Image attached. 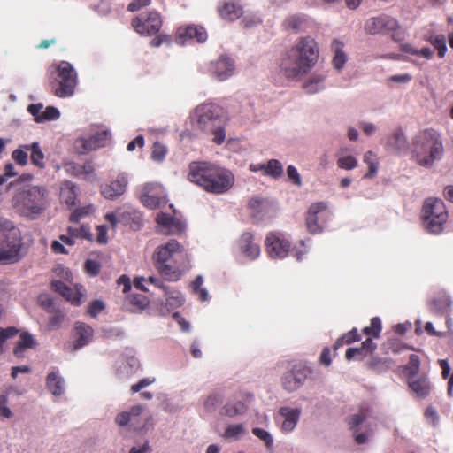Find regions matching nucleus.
I'll return each instance as SVG.
<instances>
[{
  "mask_svg": "<svg viewBox=\"0 0 453 453\" xmlns=\"http://www.w3.org/2000/svg\"><path fill=\"white\" fill-rule=\"evenodd\" d=\"M317 42L311 36L298 39L296 44L282 56L280 68L288 79H298L306 75L319 59Z\"/></svg>",
  "mask_w": 453,
  "mask_h": 453,
  "instance_id": "nucleus-1",
  "label": "nucleus"
},
{
  "mask_svg": "<svg viewBox=\"0 0 453 453\" xmlns=\"http://www.w3.org/2000/svg\"><path fill=\"white\" fill-rule=\"evenodd\" d=\"M12 204L22 216L35 218L48 208V191L44 187L25 185L15 191Z\"/></svg>",
  "mask_w": 453,
  "mask_h": 453,
  "instance_id": "nucleus-2",
  "label": "nucleus"
},
{
  "mask_svg": "<svg viewBox=\"0 0 453 453\" xmlns=\"http://www.w3.org/2000/svg\"><path fill=\"white\" fill-rule=\"evenodd\" d=\"M195 116L196 126L201 131L213 134L215 143L224 142L226 115L221 106L214 103L202 104L196 108Z\"/></svg>",
  "mask_w": 453,
  "mask_h": 453,
  "instance_id": "nucleus-3",
  "label": "nucleus"
},
{
  "mask_svg": "<svg viewBox=\"0 0 453 453\" xmlns=\"http://www.w3.org/2000/svg\"><path fill=\"white\" fill-rule=\"evenodd\" d=\"M443 144L440 134L434 129L419 132L413 139L411 152L416 162L422 166H431L443 156Z\"/></svg>",
  "mask_w": 453,
  "mask_h": 453,
  "instance_id": "nucleus-4",
  "label": "nucleus"
},
{
  "mask_svg": "<svg viewBox=\"0 0 453 453\" xmlns=\"http://www.w3.org/2000/svg\"><path fill=\"white\" fill-rule=\"evenodd\" d=\"M184 252V247L178 241L169 240L155 250L152 255L155 268L165 280L170 281L178 280L181 276V272L175 265L172 264V258L174 254Z\"/></svg>",
  "mask_w": 453,
  "mask_h": 453,
  "instance_id": "nucleus-5",
  "label": "nucleus"
},
{
  "mask_svg": "<svg viewBox=\"0 0 453 453\" xmlns=\"http://www.w3.org/2000/svg\"><path fill=\"white\" fill-rule=\"evenodd\" d=\"M50 83L56 96L70 97L77 87L78 73L69 62L60 61L58 65L50 66Z\"/></svg>",
  "mask_w": 453,
  "mask_h": 453,
  "instance_id": "nucleus-6",
  "label": "nucleus"
},
{
  "mask_svg": "<svg viewBox=\"0 0 453 453\" xmlns=\"http://www.w3.org/2000/svg\"><path fill=\"white\" fill-rule=\"evenodd\" d=\"M422 214L426 227L430 233L439 234L442 231L448 219V212L442 200L427 198L424 203Z\"/></svg>",
  "mask_w": 453,
  "mask_h": 453,
  "instance_id": "nucleus-7",
  "label": "nucleus"
},
{
  "mask_svg": "<svg viewBox=\"0 0 453 453\" xmlns=\"http://www.w3.org/2000/svg\"><path fill=\"white\" fill-rule=\"evenodd\" d=\"M265 245L269 257L274 259L288 257L291 247L287 235L280 231L269 232L265 236Z\"/></svg>",
  "mask_w": 453,
  "mask_h": 453,
  "instance_id": "nucleus-8",
  "label": "nucleus"
},
{
  "mask_svg": "<svg viewBox=\"0 0 453 453\" xmlns=\"http://www.w3.org/2000/svg\"><path fill=\"white\" fill-rule=\"evenodd\" d=\"M215 165L209 162H191L188 180L205 190L211 177H219L215 173Z\"/></svg>",
  "mask_w": 453,
  "mask_h": 453,
  "instance_id": "nucleus-9",
  "label": "nucleus"
},
{
  "mask_svg": "<svg viewBox=\"0 0 453 453\" xmlns=\"http://www.w3.org/2000/svg\"><path fill=\"white\" fill-rule=\"evenodd\" d=\"M22 239L17 236H6L0 247V264H15L21 260Z\"/></svg>",
  "mask_w": 453,
  "mask_h": 453,
  "instance_id": "nucleus-10",
  "label": "nucleus"
},
{
  "mask_svg": "<svg viewBox=\"0 0 453 453\" xmlns=\"http://www.w3.org/2000/svg\"><path fill=\"white\" fill-rule=\"evenodd\" d=\"M324 214L328 218L327 204L324 202L312 203L306 216V227L309 233L312 234H319L323 231V224L326 219Z\"/></svg>",
  "mask_w": 453,
  "mask_h": 453,
  "instance_id": "nucleus-11",
  "label": "nucleus"
},
{
  "mask_svg": "<svg viewBox=\"0 0 453 453\" xmlns=\"http://www.w3.org/2000/svg\"><path fill=\"white\" fill-rule=\"evenodd\" d=\"M309 373L310 370L304 364L294 365L291 370L286 372L281 377L283 388L288 392L298 389L304 383Z\"/></svg>",
  "mask_w": 453,
  "mask_h": 453,
  "instance_id": "nucleus-12",
  "label": "nucleus"
},
{
  "mask_svg": "<svg viewBox=\"0 0 453 453\" xmlns=\"http://www.w3.org/2000/svg\"><path fill=\"white\" fill-rule=\"evenodd\" d=\"M215 173L219 177H211L205 191L211 194H223L228 191L234 183L233 173L218 165H215Z\"/></svg>",
  "mask_w": 453,
  "mask_h": 453,
  "instance_id": "nucleus-13",
  "label": "nucleus"
},
{
  "mask_svg": "<svg viewBox=\"0 0 453 453\" xmlns=\"http://www.w3.org/2000/svg\"><path fill=\"white\" fill-rule=\"evenodd\" d=\"M398 27L397 20L386 14L372 17L365 24V30L369 35H386L390 32H395Z\"/></svg>",
  "mask_w": 453,
  "mask_h": 453,
  "instance_id": "nucleus-14",
  "label": "nucleus"
},
{
  "mask_svg": "<svg viewBox=\"0 0 453 453\" xmlns=\"http://www.w3.org/2000/svg\"><path fill=\"white\" fill-rule=\"evenodd\" d=\"M207 37L206 30L198 25L181 26L176 31V42L182 45L194 42L203 43Z\"/></svg>",
  "mask_w": 453,
  "mask_h": 453,
  "instance_id": "nucleus-15",
  "label": "nucleus"
},
{
  "mask_svg": "<svg viewBox=\"0 0 453 453\" xmlns=\"http://www.w3.org/2000/svg\"><path fill=\"white\" fill-rule=\"evenodd\" d=\"M234 71V60L226 55H221L217 60L208 65V73L220 81L233 75Z\"/></svg>",
  "mask_w": 453,
  "mask_h": 453,
  "instance_id": "nucleus-16",
  "label": "nucleus"
},
{
  "mask_svg": "<svg viewBox=\"0 0 453 453\" xmlns=\"http://www.w3.org/2000/svg\"><path fill=\"white\" fill-rule=\"evenodd\" d=\"M132 26L139 34L155 35L162 26L159 14L156 12H150L146 19L136 17L132 20Z\"/></svg>",
  "mask_w": 453,
  "mask_h": 453,
  "instance_id": "nucleus-17",
  "label": "nucleus"
},
{
  "mask_svg": "<svg viewBox=\"0 0 453 453\" xmlns=\"http://www.w3.org/2000/svg\"><path fill=\"white\" fill-rule=\"evenodd\" d=\"M142 411V405H134L130 409L129 411H123L119 413L115 418V421L120 426H124L129 424L130 426L134 430L142 429L145 426L147 421H142L141 418V414Z\"/></svg>",
  "mask_w": 453,
  "mask_h": 453,
  "instance_id": "nucleus-18",
  "label": "nucleus"
},
{
  "mask_svg": "<svg viewBox=\"0 0 453 453\" xmlns=\"http://www.w3.org/2000/svg\"><path fill=\"white\" fill-rule=\"evenodd\" d=\"M127 184V174L119 173L114 180L101 186V194L107 199H115L125 193Z\"/></svg>",
  "mask_w": 453,
  "mask_h": 453,
  "instance_id": "nucleus-19",
  "label": "nucleus"
},
{
  "mask_svg": "<svg viewBox=\"0 0 453 453\" xmlns=\"http://www.w3.org/2000/svg\"><path fill=\"white\" fill-rule=\"evenodd\" d=\"M110 134L106 130L97 131L95 134L88 139H79L76 143L81 148L80 152L85 153L91 150H96L99 148L104 147Z\"/></svg>",
  "mask_w": 453,
  "mask_h": 453,
  "instance_id": "nucleus-20",
  "label": "nucleus"
},
{
  "mask_svg": "<svg viewBox=\"0 0 453 453\" xmlns=\"http://www.w3.org/2000/svg\"><path fill=\"white\" fill-rule=\"evenodd\" d=\"M382 330L381 320L378 317H374L371 319L369 326L365 327L362 332L367 335L365 341L361 344V347L368 355L376 349V344L372 342V338H379Z\"/></svg>",
  "mask_w": 453,
  "mask_h": 453,
  "instance_id": "nucleus-21",
  "label": "nucleus"
},
{
  "mask_svg": "<svg viewBox=\"0 0 453 453\" xmlns=\"http://www.w3.org/2000/svg\"><path fill=\"white\" fill-rule=\"evenodd\" d=\"M93 335L94 330L90 326L83 322H76L73 328V350L88 345L92 341Z\"/></svg>",
  "mask_w": 453,
  "mask_h": 453,
  "instance_id": "nucleus-22",
  "label": "nucleus"
},
{
  "mask_svg": "<svg viewBox=\"0 0 453 453\" xmlns=\"http://www.w3.org/2000/svg\"><path fill=\"white\" fill-rule=\"evenodd\" d=\"M386 149L395 154L405 153L408 150L407 139L401 128H397L387 138Z\"/></svg>",
  "mask_w": 453,
  "mask_h": 453,
  "instance_id": "nucleus-23",
  "label": "nucleus"
},
{
  "mask_svg": "<svg viewBox=\"0 0 453 453\" xmlns=\"http://www.w3.org/2000/svg\"><path fill=\"white\" fill-rule=\"evenodd\" d=\"M279 415L283 418L280 429L284 433H289L296 427L301 415L300 409H292L289 407H281L279 410Z\"/></svg>",
  "mask_w": 453,
  "mask_h": 453,
  "instance_id": "nucleus-24",
  "label": "nucleus"
},
{
  "mask_svg": "<svg viewBox=\"0 0 453 453\" xmlns=\"http://www.w3.org/2000/svg\"><path fill=\"white\" fill-rule=\"evenodd\" d=\"M254 236L250 232L243 233L239 240L242 253L250 259H256L260 254V247L253 242Z\"/></svg>",
  "mask_w": 453,
  "mask_h": 453,
  "instance_id": "nucleus-25",
  "label": "nucleus"
},
{
  "mask_svg": "<svg viewBox=\"0 0 453 453\" xmlns=\"http://www.w3.org/2000/svg\"><path fill=\"white\" fill-rule=\"evenodd\" d=\"M219 13L224 19L234 21L242 15V8L236 3L226 1L219 7Z\"/></svg>",
  "mask_w": 453,
  "mask_h": 453,
  "instance_id": "nucleus-26",
  "label": "nucleus"
},
{
  "mask_svg": "<svg viewBox=\"0 0 453 453\" xmlns=\"http://www.w3.org/2000/svg\"><path fill=\"white\" fill-rule=\"evenodd\" d=\"M36 346V342L33 335L27 332L21 333L19 340L13 349V355L17 358H22L25 356V351L28 349H34Z\"/></svg>",
  "mask_w": 453,
  "mask_h": 453,
  "instance_id": "nucleus-27",
  "label": "nucleus"
},
{
  "mask_svg": "<svg viewBox=\"0 0 453 453\" xmlns=\"http://www.w3.org/2000/svg\"><path fill=\"white\" fill-rule=\"evenodd\" d=\"M48 390L56 396H60L65 392V380L58 372H50L46 378Z\"/></svg>",
  "mask_w": 453,
  "mask_h": 453,
  "instance_id": "nucleus-28",
  "label": "nucleus"
},
{
  "mask_svg": "<svg viewBox=\"0 0 453 453\" xmlns=\"http://www.w3.org/2000/svg\"><path fill=\"white\" fill-rule=\"evenodd\" d=\"M409 387L417 395L418 397L424 398L428 395L430 392V384L426 376L417 379H408Z\"/></svg>",
  "mask_w": 453,
  "mask_h": 453,
  "instance_id": "nucleus-29",
  "label": "nucleus"
},
{
  "mask_svg": "<svg viewBox=\"0 0 453 453\" xmlns=\"http://www.w3.org/2000/svg\"><path fill=\"white\" fill-rule=\"evenodd\" d=\"M149 299L142 294H132L126 299V303L132 312L143 311L149 304Z\"/></svg>",
  "mask_w": 453,
  "mask_h": 453,
  "instance_id": "nucleus-30",
  "label": "nucleus"
},
{
  "mask_svg": "<svg viewBox=\"0 0 453 453\" xmlns=\"http://www.w3.org/2000/svg\"><path fill=\"white\" fill-rule=\"evenodd\" d=\"M77 194L76 187L70 181L65 182L60 188V200L67 206L71 207L75 204Z\"/></svg>",
  "mask_w": 453,
  "mask_h": 453,
  "instance_id": "nucleus-31",
  "label": "nucleus"
},
{
  "mask_svg": "<svg viewBox=\"0 0 453 453\" xmlns=\"http://www.w3.org/2000/svg\"><path fill=\"white\" fill-rule=\"evenodd\" d=\"M344 44L335 39L332 43V50L334 51L333 65L335 69L340 70L343 67L347 61V56L343 51Z\"/></svg>",
  "mask_w": 453,
  "mask_h": 453,
  "instance_id": "nucleus-32",
  "label": "nucleus"
},
{
  "mask_svg": "<svg viewBox=\"0 0 453 453\" xmlns=\"http://www.w3.org/2000/svg\"><path fill=\"white\" fill-rule=\"evenodd\" d=\"M23 148L26 150L31 152L30 158L35 165L41 169L44 168V154L42 151L38 142H33L32 144L23 145Z\"/></svg>",
  "mask_w": 453,
  "mask_h": 453,
  "instance_id": "nucleus-33",
  "label": "nucleus"
},
{
  "mask_svg": "<svg viewBox=\"0 0 453 453\" xmlns=\"http://www.w3.org/2000/svg\"><path fill=\"white\" fill-rule=\"evenodd\" d=\"M430 310L434 314L447 315L451 311V301L448 297L434 299Z\"/></svg>",
  "mask_w": 453,
  "mask_h": 453,
  "instance_id": "nucleus-34",
  "label": "nucleus"
},
{
  "mask_svg": "<svg viewBox=\"0 0 453 453\" xmlns=\"http://www.w3.org/2000/svg\"><path fill=\"white\" fill-rule=\"evenodd\" d=\"M325 76L322 74H313L304 83L303 88L307 93L314 94L324 88Z\"/></svg>",
  "mask_w": 453,
  "mask_h": 453,
  "instance_id": "nucleus-35",
  "label": "nucleus"
},
{
  "mask_svg": "<svg viewBox=\"0 0 453 453\" xmlns=\"http://www.w3.org/2000/svg\"><path fill=\"white\" fill-rule=\"evenodd\" d=\"M67 171L75 176L89 175L94 171L91 162L83 164L70 163L67 165Z\"/></svg>",
  "mask_w": 453,
  "mask_h": 453,
  "instance_id": "nucleus-36",
  "label": "nucleus"
},
{
  "mask_svg": "<svg viewBox=\"0 0 453 453\" xmlns=\"http://www.w3.org/2000/svg\"><path fill=\"white\" fill-rule=\"evenodd\" d=\"M361 340V336L358 334L357 328H353L349 332L344 334L341 338L337 339L335 343L334 344V350L342 347L344 344H351L355 342H358Z\"/></svg>",
  "mask_w": 453,
  "mask_h": 453,
  "instance_id": "nucleus-37",
  "label": "nucleus"
},
{
  "mask_svg": "<svg viewBox=\"0 0 453 453\" xmlns=\"http://www.w3.org/2000/svg\"><path fill=\"white\" fill-rule=\"evenodd\" d=\"M426 41L429 42L437 50L438 56L443 58L447 52L446 38L443 35H430Z\"/></svg>",
  "mask_w": 453,
  "mask_h": 453,
  "instance_id": "nucleus-38",
  "label": "nucleus"
},
{
  "mask_svg": "<svg viewBox=\"0 0 453 453\" xmlns=\"http://www.w3.org/2000/svg\"><path fill=\"white\" fill-rule=\"evenodd\" d=\"M283 173V166L281 163L277 159H270L265 164V175L271 176L273 178H280Z\"/></svg>",
  "mask_w": 453,
  "mask_h": 453,
  "instance_id": "nucleus-39",
  "label": "nucleus"
},
{
  "mask_svg": "<svg viewBox=\"0 0 453 453\" xmlns=\"http://www.w3.org/2000/svg\"><path fill=\"white\" fill-rule=\"evenodd\" d=\"M82 287H76L74 289L69 287V291L65 292L63 295L67 301H69L73 305H81L82 303V297L84 296Z\"/></svg>",
  "mask_w": 453,
  "mask_h": 453,
  "instance_id": "nucleus-40",
  "label": "nucleus"
},
{
  "mask_svg": "<svg viewBox=\"0 0 453 453\" xmlns=\"http://www.w3.org/2000/svg\"><path fill=\"white\" fill-rule=\"evenodd\" d=\"M244 434L245 428L243 425H230L226 428L224 437L229 440H238Z\"/></svg>",
  "mask_w": 453,
  "mask_h": 453,
  "instance_id": "nucleus-41",
  "label": "nucleus"
},
{
  "mask_svg": "<svg viewBox=\"0 0 453 453\" xmlns=\"http://www.w3.org/2000/svg\"><path fill=\"white\" fill-rule=\"evenodd\" d=\"M67 233L69 234H72L74 237V239H76V238L87 239V240L92 239V234L90 233V227L86 225H82L81 226H80L78 228L69 226L67 228Z\"/></svg>",
  "mask_w": 453,
  "mask_h": 453,
  "instance_id": "nucleus-42",
  "label": "nucleus"
},
{
  "mask_svg": "<svg viewBox=\"0 0 453 453\" xmlns=\"http://www.w3.org/2000/svg\"><path fill=\"white\" fill-rule=\"evenodd\" d=\"M166 297V304L173 307H180L183 303V296L178 291H169L168 288H165Z\"/></svg>",
  "mask_w": 453,
  "mask_h": 453,
  "instance_id": "nucleus-43",
  "label": "nucleus"
},
{
  "mask_svg": "<svg viewBox=\"0 0 453 453\" xmlns=\"http://www.w3.org/2000/svg\"><path fill=\"white\" fill-rule=\"evenodd\" d=\"M420 366V359L419 357L416 354H411L409 357V362L405 367L406 372L409 374V378L415 377Z\"/></svg>",
  "mask_w": 453,
  "mask_h": 453,
  "instance_id": "nucleus-44",
  "label": "nucleus"
},
{
  "mask_svg": "<svg viewBox=\"0 0 453 453\" xmlns=\"http://www.w3.org/2000/svg\"><path fill=\"white\" fill-rule=\"evenodd\" d=\"M337 166L344 170H352L357 166V160L351 155L341 156L337 159Z\"/></svg>",
  "mask_w": 453,
  "mask_h": 453,
  "instance_id": "nucleus-45",
  "label": "nucleus"
},
{
  "mask_svg": "<svg viewBox=\"0 0 453 453\" xmlns=\"http://www.w3.org/2000/svg\"><path fill=\"white\" fill-rule=\"evenodd\" d=\"M365 420V415L363 412L353 414L347 418L349 429L356 434L359 430V426Z\"/></svg>",
  "mask_w": 453,
  "mask_h": 453,
  "instance_id": "nucleus-46",
  "label": "nucleus"
},
{
  "mask_svg": "<svg viewBox=\"0 0 453 453\" xmlns=\"http://www.w3.org/2000/svg\"><path fill=\"white\" fill-rule=\"evenodd\" d=\"M60 112L54 106H48L42 112L40 118L38 119V123H42L45 121L56 120L59 118Z\"/></svg>",
  "mask_w": 453,
  "mask_h": 453,
  "instance_id": "nucleus-47",
  "label": "nucleus"
},
{
  "mask_svg": "<svg viewBox=\"0 0 453 453\" xmlns=\"http://www.w3.org/2000/svg\"><path fill=\"white\" fill-rule=\"evenodd\" d=\"M167 153L166 147L161 142H155L152 146L151 157L153 160L162 162Z\"/></svg>",
  "mask_w": 453,
  "mask_h": 453,
  "instance_id": "nucleus-48",
  "label": "nucleus"
},
{
  "mask_svg": "<svg viewBox=\"0 0 453 453\" xmlns=\"http://www.w3.org/2000/svg\"><path fill=\"white\" fill-rule=\"evenodd\" d=\"M38 303L47 312H53L57 309L52 297L48 294H41L38 296Z\"/></svg>",
  "mask_w": 453,
  "mask_h": 453,
  "instance_id": "nucleus-49",
  "label": "nucleus"
},
{
  "mask_svg": "<svg viewBox=\"0 0 453 453\" xmlns=\"http://www.w3.org/2000/svg\"><path fill=\"white\" fill-rule=\"evenodd\" d=\"M19 333V330L14 326H9L6 328L0 327V352L3 351V347L4 342L12 338L17 335Z\"/></svg>",
  "mask_w": 453,
  "mask_h": 453,
  "instance_id": "nucleus-50",
  "label": "nucleus"
},
{
  "mask_svg": "<svg viewBox=\"0 0 453 453\" xmlns=\"http://www.w3.org/2000/svg\"><path fill=\"white\" fill-rule=\"evenodd\" d=\"M303 22V17L298 15H292L285 19L284 24L286 27L292 29L294 31H297L301 29Z\"/></svg>",
  "mask_w": 453,
  "mask_h": 453,
  "instance_id": "nucleus-51",
  "label": "nucleus"
},
{
  "mask_svg": "<svg viewBox=\"0 0 453 453\" xmlns=\"http://www.w3.org/2000/svg\"><path fill=\"white\" fill-rule=\"evenodd\" d=\"M186 224L180 219L173 217V223L171 224L166 234L180 235L185 232Z\"/></svg>",
  "mask_w": 453,
  "mask_h": 453,
  "instance_id": "nucleus-52",
  "label": "nucleus"
},
{
  "mask_svg": "<svg viewBox=\"0 0 453 453\" xmlns=\"http://www.w3.org/2000/svg\"><path fill=\"white\" fill-rule=\"evenodd\" d=\"M92 211V206H85L75 209L70 215L69 220L73 223H78L82 218L88 215Z\"/></svg>",
  "mask_w": 453,
  "mask_h": 453,
  "instance_id": "nucleus-53",
  "label": "nucleus"
},
{
  "mask_svg": "<svg viewBox=\"0 0 453 453\" xmlns=\"http://www.w3.org/2000/svg\"><path fill=\"white\" fill-rule=\"evenodd\" d=\"M27 151L21 146L12 151V157L17 164L26 165L27 164Z\"/></svg>",
  "mask_w": 453,
  "mask_h": 453,
  "instance_id": "nucleus-54",
  "label": "nucleus"
},
{
  "mask_svg": "<svg viewBox=\"0 0 453 453\" xmlns=\"http://www.w3.org/2000/svg\"><path fill=\"white\" fill-rule=\"evenodd\" d=\"M252 433L255 436L262 440L267 448H272L273 441L271 434L267 431L256 427L252 429Z\"/></svg>",
  "mask_w": 453,
  "mask_h": 453,
  "instance_id": "nucleus-55",
  "label": "nucleus"
},
{
  "mask_svg": "<svg viewBox=\"0 0 453 453\" xmlns=\"http://www.w3.org/2000/svg\"><path fill=\"white\" fill-rule=\"evenodd\" d=\"M173 216H171L165 212H158L155 220L157 224L165 229H169L171 224L173 223Z\"/></svg>",
  "mask_w": 453,
  "mask_h": 453,
  "instance_id": "nucleus-56",
  "label": "nucleus"
},
{
  "mask_svg": "<svg viewBox=\"0 0 453 453\" xmlns=\"http://www.w3.org/2000/svg\"><path fill=\"white\" fill-rule=\"evenodd\" d=\"M100 264L97 261L92 259L86 260L84 264L85 272L91 276L97 275L100 272Z\"/></svg>",
  "mask_w": 453,
  "mask_h": 453,
  "instance_id": "nucleus-57",
  "label": "nucleus"
},
{
  "mask_svg": "<svg viewBox=\"0 0 453 453\" xmlns=\"http://www.w3.org/2000/svg\"><path fill=\"white\" fill-rule=\"evenodd\" d=\"M245 405L242 402H237L233 404V411H229V405L224 406L222 414L227 416H234L244 412Z\"/></svg>",
  "mask_w": 453,
  "mask_h": 453,
  "instance_id": "nucleus-58",
  "label": "nucleus"
},
{
  "mask_svg": "<svg viewBox=\"0 0 453 453\" xmlns=\"http://www.w3.org/2000/svg\"><path fill=\"white\" fill-rule=\"evenodd\" d=\"M125 217V213L120 212L119 210H117L114 212H110L105 215L106 221L111 225L112 228H115L118 222L123 219Z\"/></svg>",
  "mask_w": 453,
  "mask_h": 453,
  "instance_id": "nucleus-59",
  "label": "nucleus"
},
{
  "mask_svg": "<svg viewBox=\"0 0 453 453\" xmlns=\"http://www.w3.org/2000/svg\"><path fill=\"white\" fill-rule=\"evenodd\" d=\"M0 416L5 418H10L12 412L8 407V396L6 395H0Z\"/></svg>",
  "mask_w": 453,
  "mask_h": 453,
  "instance_id": "nucleus-60",
  "label": "nucleus"
},
{
  "mask_svg": "<svg viewBox=\"0 0 453 453\" xmlns=\"http://www.w3.org/2000/svg\"><path fill=\"white\" fill-rule=\"evenodd\" d=\"M367 354L365 353V351L363 349L362 347L360 348H349L347 350H346V353H345V357L347 360H351L355 357L358 358V359H362L364 358Z\"/></svg>",
  "mask_w": 453,
  "mask_h": 453,
  "instance_id": "nucleus-61",
  "label": "nucleus"
},
{
  "mask_svg": "<svg viewBox=\"0 0 453 453\" xmlns=\"http://www.w3.org/2000/svg\"><path fill=\"white\" fill-rule=\"evenodd\" d=\"M104 309V304L102 301L94 300L88 307V314L96 318Z\"/></svg>",
  "mask_w": 453,
  "mask_h": 453,
  "instance_id": "nucleus-62",
  "label": "nucleus"
},
{
  "mask_svg": "<svg viewBox=\"0 0 453 453\" xmlns=\"http://www.w3.org/2000/svg\"><path fill=\"white\" fill-rule=\"evenodd\" d=\"M51 313H52V316L50 317V319L49 320V326L51 328H57L63 322V320L65 319V315L58 309H56L55 311H53Z\"/></svg>",
  "mask_w": 453,
  "mask_h": 453,
  "instance_id": "nucleus-63",
  "label": "nucleus"
},
{
  "mask_svg": "<svg viewBox=\"0 0 453 453\" xmlns=\"http://www.w3.org/2000/svg\"><path fill=\"white\" fill-rule=\"evenodd\" d=\"M287 174H288V177L290 180H292V182L300 187L302 185V180H301V178H300V175L296 170V168L293 165H288V168H287Z\"/></svg>",
  "mask_w": 453,
  "mask_h": 453,
  "instance_id": "nucleus-64",
  "label": "nucleus"
}]
</instances>
